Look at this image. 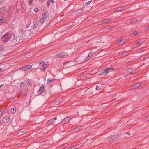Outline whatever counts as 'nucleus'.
<instances>
[{"mask_svg": "<svg viewBox=\"0 0 149 149\" xmlns=\"http://www.w3.org/2000/svg\"><path fill=\"white\" fill-rule=\"evenodd\" d=\"M42 16H41L40 19V24L42 25L45 22L46 18L48 17V15L45 12H43L42 14Z\"/></svg>", "mask_w": 149, "mask_h": 149, "instance_id": "nucleus-1", "label": "nucleus"}, {"mask_svg": "<svg viewBox=\"0 0 149 149\" xmlns=\"http://www.w3.org/2000/svg\"><path fill=\"white\" fill-rule=\"evenodd\" d=\"M119 136L118 135H115L109 136L108 138V140L109 141H116L119 139Z\"/></svg>", "mask_w": 149, "mask_h": 149, "instance_id": "nucleus-2", "label": "nucleus"}, {"mask_svg": "<svg viewBox=\"0 0 149 149\" xmlns=\"http://www.w3.org/2000/svg\"><path fill=\"white\" fill-rule=\"evenodd\" d=\"M68 55V54L65 52H61L56 55V57L57 58H65Z\"/></svg>", "mask_w": 149, "mask_h": 149, "instance_id": "nucleus-3", "label": "nucleus"}, {"mask_svg": "<svg viewBox=\"0 0 149 149\" xmlns=\"http://www.w3.org/2000/svg\"><path fill=\"white\" fill-rule=\"evenodd\" d=\"M32 67L31 65H28L19 68V70L22 71H26L31 69Z\"/></svg>", "mask_w": 149, "mask_h": 149, "instance_id": "nucleus-4", "label": "nucleus"}, {"mask_svg": "<svg viewBox=\"0 0 149 149\" xmlns=\"http://www.w3.org/2000/svg\"><path fill=\"white\" fill-rule=\"evenodd\" d=\"M25 38V35L22 32L19 33V42H21L22 41L20 40H22Z\"/></svg>", "mask_w": 149, "mask_h": 149, "instance_id": "nucleus-5", "label": "nucleus"}, {"mask_svg": "<svg viewBox=\"0 0 149 149\" xmlns=\"http://www.w3.org/2000/svg\"><path fill=\"white\" fill-rule=\"evenodd\" d=\"M125 38L122 37L120 38V41L118 42V45H121L123 44L125 41Z\"/></svg>", "mask_w": 149, "mask_h": 149, "instance_id": "nucleus-6", "label": "nucleus"}, {"mask_svg": "<svg viewBox=\"0 0 149 149\" xmlns=\"http://www.w3.org/2000/svg\"><path fill=\"white\" fill-rule=\"evenodd\" d=\"M111 20V19H105L104 20H102L100 22L101 23V24H107L109 22H110Z\"/></svg>", "mask_w": 149, "mask_h": 149, "instance_id": "nucleus-7", "label": "nucleus"}, {"mask_svg": "<svg viewBox=\"0 0 149 149\" xmlns=\"http://www.w3.org/2000/svg\"><path fill=\"white\" fill-rule=\"evenodd\" d=\"M42 86L37 91V92L39 93L40 94H41L42 92L44 91V88L45 87L43 85H42Z\"/></svg>", "mask_w": 149, "mask_h": 149, "instance_id": "nucleus-8", "label": "nucleus"}, {"mask_svg": "<svg viewBox=\"0 0 149 149\" xmlns=\"http://www.w3.org/2000/svg\"><path fill=\"white\" fill-rule=\"evenodd\" d=\"M9 119L8 116H6L4 117L3 119V122L5 123H6L8 122L9 121Z\"/></svg>", "mask_w": 149, "mask_h": 149, "instance_id": "nucleus-9", "label": "nucleus"}, {"mask_svg": "<svg viewBox=\"0 0 149 149\" xmlns=\"http://www.w3.org/2000/svg\"><path fill=\"white\" fill-rule=\"evenodd\" d=\"M114 69L113 67H106V68H105V70H104V71L106 72L107 74V73H108L111 70H113Z\"/></svg>", "mask_w": 149, "mask_h": 149, "instance_id": "nucleus-10", "label": "nucleus"}, {"mask_svg": "<svg viewBox=\"0 0 149 149\" xmlns=\"http://www.w3.org/2000/svg\"><path fill=\"white\" fill-rule=\"evenodd\" d=\"M126 7L125 6H122L117 8L116 9L115 11L116 12L121 11L123 10Z\"/></svg>", "mask_w": 149, "mask_h": 149, "instance_id": "nucleus-11", "label": "nucleus"}, {"mask_svg": "<svg viewBox=\"0 0 149 149\" xmlns=\"http://www.w3.org/2000/svg\"><path fill=\"white\" fill-rule=\"evenodd\" d=\"M20 87L22 90H24L26 87L25 83L23 82L21 83L20 84Z\"/></svg>", "mask_w": 149, "mask_h": 149, "instance_id": "nucleus-12", "label": "nucleus"}, {"mask_svg": "<svg viewBox=\"0 0 149 149\" xmlns=\"http://www.w3.org/2000/svg\"><path fill=\"white\" fill-rule=\"evenodd\" d=\"M70 117H67L65 118L63 120V122L65 124L68 122L71 119H70Z\"/></svg>", "mask_w": 149, "mask_h": 149, "instance_id": "nucleus-13", "label": "nucleus"}, {"mask_svg": "<svg viewBox=\"0 0 149 149\" xmlns=\"http://www.w3.org/2000/svg\"><path fill=\"white\" fill-rule=\"evenodd\" d=\"M92 52H90L89 54H88V56L86 58H85L84 59V61H88L90 58L92 56Z\"/></svg>", "mask_w": 149, "mask_h": 149, "instance_id": "nucleus-14", "label": "nucleus"}, {"mask_svg": "<svg viewBox=\"0 0 149 149\" xmlns=\"http://www.w3.org/2000/svg\"><path fill=\"white\" fill-rule=\"evenodd\" d=\"M141 85V83L140 82L134 84L133 85V87L134 88H136L139 87Z\"/></svg>", "mask_w": 149, "mask_h": 149, "instance_id": "nucleus-15", "label": "nucleus"}, {"mask_svg": "<svg viewBox=\"0 0 149 149\" xmlns=\"http://www.w3.org/2000/svg\"><path fill=\"white\" fill-rule=\"evenodd\" d=\"M39 64L40 66L43 67L47 64L46 63L45 61H42L39 62Z\"/></svg>", "mask_w": 149, "mask_h": 149, "instance_id": "nucleus-16", "label": "nucleus"}, {"mask_svg": "<svg viewBox=\"0 0 149 149\" xmlns=\"http://www.w3.org/2000/svg\"><path fill=\"white\" fill-rule=\"evenodd\" d=\"M25 132L26 131L25 130L22 129L19 130V136L22 135L25 133Z\"/></svg>", "mask_w": 149, "mask_h": 149, "instance_id": "nucleus-17", "label": "nucleus"}, {"mask_svg": "<svg viewBox=\"0 0 149 149\" xmlns=\"http://www.w3.org/2000/svg\"><path fill=\"white\" fill-rule=\"evenodd\" d=\"M49 64H47L45 65L44 66H43V68H40L41 70L43 72L44 71L45 69L48 67Z\"/></svg>", "mask_w": 149, "mask_h": 149, "instance_id": "nucleus-18", "label": "nucleus"}, {"mask_svg": "<svg viewBox=\"0 0 149 149\" xmlns=\"http://www.w3.org/2000/svg\"><path fill=\"white\" fill-rule=\"evenodd\" d=\"M16 111V109L15 108H12L10 110V113L12 114L14 113Z\"/></svg>", "mask_w": 149, "mask_h": 149, "instance_id": "nucleus-19", "label": "nucleus"}, {"mask_svg": "<svg viewBox=\"0 0 149 149\" xmlns=\"http://www.w3.org/2000/svg\"><path fill=\"white\" fill-rule=\"evenodd\" d=\"M9 34L10 32H8L6 33L5 35L2 36L1 38L3 39L4 38H6V37H7L9 35Z\"/></svg>", "mask_w": 149, "mask_h": 149, "instance_id": "nucleus-20", "label": "nucleus"}, {"mask_svg": "<svg viewBox=\"0 0 149 149\" xmlns=\"http://www.w3.org/2000/svg\"><path fill=\"white\" fill-rule=\"evenodd\" d=\"M133 72V70L132 68H129L127 70V72L128 74H131Z\"/></svg>", "mask_w": 149, "mask_h": 149, "instance_id": "nucleus-21", "label": "nucleus"}, {"mask_svg": "<svg viewBox=\"0 0 149 149\" xmlns=\"http://www.w3.org/2000/svg\"><path fill=\"white\" fill-rule=\"evenodd\" d=\"M137 19H131L130 20V22L132 24H134L137 22Z\"/></svg>", "mask_w": 149, "mask_h": 149, "instance_id": "nucleus-22", "label": "nucleus"}, {"mask_svg": "<svg viewBox=\"0 0 149 149\" xmlns=\"http://www.w3.org/2000/svg\"><path fill=\"white\" fill-rule=\"evenodd\" d=\"M81 129V127H76L74 129V131L76 132H77L80 130Z\"/></svg>", "mask_w": 149, "mask_h": 149, "instance_id": "nucleus-23", "label": "nucleus"}, {"mask_svg": "<svg viewBox=\"0 0 149 149\" xmlns=\"http://www.w3.org/2000/svg\"><path fill=\"white\" fill-rule=\"evenodd\" d=\"M10 40V38L9 37L6 38H5L3 40V42H6Z\"/></svg>", "mask_w": 149, "mask_h": 149, "instance_id": "nucleus-24", "label": "nucleus"}, {"mask_svg": "<svg viewBox=\"0 0 149 149\" xmlns=\"http://www.w3.org/2000/svg\"><path fill=\"white\" fill-rule=\"evenodd\" d=\"M61 103L60 100L59 99H58L56 100L55 102V104L58 105L59 104Z\"/></svg>", "mask_w": 149, "mask_h": 149, "instance_id": "nucleus-25", "label": "nucleus"}, {"mask_svg": "<svg viewBox=\"0 0 149 149\" xmlns=\"http://www.w3.org/2000/svg\"><path fill=\"white\" fill-rule=\"evenodd\" d=\"M128 54V52H125L123 53L121 55L123 57H124L125 56H127Z\"/></svg>", "mask_w": 149, "mask_h": 149, "instance_id": "nucleus-26", "label": "nucleus"}, {"mask_svg": "<svg viewBox=\"0 0 149 149\" xmlns=\"http://www.w3.org/2000/svg\"><path fill=\"white\" fill-rule=\"evenodd\" d=\"M67 144H65L60 146V149H64L66 147Z\"/></svg>", "mask_w": 149, "mask_h": 149, "instance_id": "nucleus-27", "label": "nucleus"}, {"mask_svg": "<svg viewBox=\"0 0 149 149\" xmlns=\"http://www.w3.org/2000/svg\"><path fill=\"white\" fill-rule=\"evenodd\" d=\"M105 70V69H102L101 70V74L102 75H104L106 74V73L105 71H104Z\"/></svg>", "mask_w": 149, "mask_h": 149, "instance_id": "nucleus-28", "label": "nucleus"}, {"mask_svg": "<svg viewBox=\"0 0 149 149\" xmlns=\"http://www.w3.org/2000/svg\"><path fill=\"white\" fill-rule=\"evenodd\" d=\"M27 85L29 86L30 87L32 86V83L29 80H27Z\"/></svg>", "mask_w": 149, "mask_h": 149, "instance_id": "nucleus-29", "label": "nucleus"}, {"mask_svg": "<svg viewBox=\"0 0 149 149\" xmlns=\"http://www.w3.org/2000/svg\"><path fill=\"white\" fill-rule=\"evenodd\" d=\"M83 11V10L82 9H80L78 10L77 14L79 15L81 14Z\"/></svg>", "mask_w": 149, "mask_h": 149, "instance_id": "nucleus-30", "label": "nucleus"}, {"mask_svg": "<svg viewBox=\"0 0 149 149\" xmlns=\"http://www.w3.org/2000/svg\"><path fill=\"white\" fill-rule=\"evenodd\" d=\"M6 20L5 19L2 18V19H0V24L4 22Z\"/></svg>", "mask_w": 149, "mask_h": 149, "instance_id": "nucleus-31", "label": "nucleus"}, {"mask_svg": "<svg viewBox=\"0 0 149 149\" xmlns=\"http://www.w3.org/2000/svg\"><path fill=\"white\" fill-rule=\"evenodd\" d=\"M143 43V41H139V42H137L136 43V46H138L140 45H141V44H142Z\"/></svg>", "mask_w": 149, "mask_h": 149, "instance_id": "nucleus-32", "label": "nucleus"}, {"mask_svg": "<svg viewBox=\"0 0 149 149\" xmlns=\"http://www.w3.org/2000/svg\"><path fill=\"white\" fill-rule=\"evenodd\" d=\"M54 80V79H47V83L48 84H50L52 81Z\"/></svg>", "mask_w": 149, "mask_h": 149, "instance_id": "nucleus-33", "label": "nucleus"}, {"mask_svg": "<svg viewBox=\"0 0 149 149\" xmlns=\"http://www.w3.org/2000/svg\"><path fill=\"white\" fill-rule=\"evenodd\" d=\"M53 121L52 120L48 121L47 123V124L49 125L52 124L53 123Z\"/></svg>", "mask_w": 149, "mask_h": 149, "instance_id": "nucleus-34", "label": "nucleus"}, {"mask_svg": "<svg viewBox=\"0 0 149 149\" xmlns=\"http://www.w3.org/2000/svg\"><path fill=\"white\" fill-rule=\"evenodd\" d=\"M37 26L38 24L36 23H35L33 26L32 28L33 29L36 28L37 27Z\"/></svg>", "mask_w": 149, "mask_h": 149, "instance_id": "nucleus-35", "label": "nucleus"}, {"mask_svg": "<svg viewBox=\"0 0 149 149\" xmlns=\"http://www.w3.org/2000/svg\"><path fill=\"white\" fill-rule=\"evenodd\" d=\"M92 0H90V1H88V2L86 3H85V5L88 6L92 2Z\"/></svg>", "mask_w": 149, "mask_h": 149, "instance_id": "nucleus-36", "label": "nucleus"}, {"mask_svg": "<svg viewBox=\"0 0 149 149\" xmlns=\"http://www.w3.org/2000/svg\"><path fill=\"white\" fill-rule=\"evenodd\" d=\"M77 146H71L69 148H68V149H75Z\"/></svg>", "mask_w": 149, "mask_h": 149, "instance_id": "nucleus-37", "label": "nucleus"}, {"mask_svg": "<svg viewBox=\"0 0 149 149\" xmlns=\"http://www.w3.org/2000/svg\"><path fill=\"white\" fill-rule=\"evenodd\" d=\"M147 58V57H146V56L144 55H143L141 56V59L142 61H143L144 59H146Z\"/></svg>", "mask_w": 149, "mask_h": 149, "instance_id": "nucleus-38", "label": "nucleus"}, {"mask_svg": "<svg viewBox=\"0 0 149 149\" xmlns=\"http://www.w3.org/2000/svg\"><path fill=\"white\" fill-rule=\"evenodd\" d=\"M145 29L146 31H147L149 29V25L146 26L144 28Z\"/></svg>", "mask_w": 149, "mask_h": 149, "instance_id": "nucleus-39", "label": "nucleus"}, {"mask_svg": "<svg viewBox=\"0 0 149 149\" xmlns=\"http://www.w3.org/2000/svg\"><path fill=\"white\" fill-rule=\"evenodd\" d=\"M34 10L35 12H37L39 10V9L37 8H34Z\"/></svg>", "mask_w": 149, "mask_h": 149, "instance_id": "nucleus-40", "label": "nucleus"}, {"mask_svg": "<svg viewBox=\"0 0 149 149\" xmlns=\"http://www.w3.org/2000/svg\"><path fill=\"white\" fill-rule=\"evenodd\" d=\"M132 34L134 35V36H136L138 34L137 32L136 31H134Z\"/></svg>", "mask_w": 149, "mask_h": 149, "instance_id": "nucleus-41", "label": "nucleus"}, {"mask_svg": "<svg viewBox=\"0 0 149 149\" xmlns=\"http://www.w3.org/2000/svg\"><path fill=\"white\" fill-rule=\"evenodd\" d=\"M50 0H47V5L48 6H50Z\"/></svg>", "mask_w": 149, "mask_h": 149, "instance_id": "nucleus-42", "label": "nucleus"}, {"mask_svg": "<svg viewBox=\"0 0 149 149\" xmlns=\"http://www.w3.org/2000/svg\"><path fill=\"white\" fill-rule=\"evenodd\" d=\"M96 89L97 90H99L100 89V88L98 85L96 86Z\"/></svg>", "mask_w": 149, "mask_h": 149, "instance_id": "nucleus-43", "label": "nucleus"}, {"mask_svg": "<svg viewBox=\"0 0 149 149\" xmlns=\"http://www.w3.org/2000/svg\"><path fill=\"white\" fill-rule=\"evenodd\" d=\"M33 0H29V4L30 5V4H32Z\"/></svg>", "mask_w": 149, "mask_h": 149, "instance_id": "nucleus-44", "label": "nucleus"}, {"mask_svg": "<svg viewBox=\"0 0 149 149\" xmlns=\"http://www.w3.org/2000/svg\"><path fill=\"white\" fill-rule=\"evenodd\" d=\"M146 120L147 121H149V115L147 116Z\"/></svg>", "mask_w": 149, "mask_h": 149, "instance_id": "nucleus-45", "label": "nucleus"}, {"mask_svg": "<svg viewBox=\"0 0 149 149\" xmlns=\"http://www.w3.org/2000/svg\"><path fill=\"white\" fill-rule=\"evenodd\" d=\"M30 26V24H27L26 26V28H29Z\"/></svg>", "mask_w": 149, "mask_h": 149, "instance_id": "nucleus-46", "label": "nucleus"}, {"mask_svg": "<svg viewBox=\"0 0 149 149\" xmlns=\"http://www.w3.org/2000/svg\"><path fill=\"white\" fill-rule=\"evenodd\" d=\"M104 30L105 31H107L108 30H109V29L106 27H105L104 28Z\"/></svg>", "mask_w": 149, "mask_h": 149, "instance_id": "nucleus-47", "label": "nucleus"}, {"mask_svg": "<svg viewBox=\"0 0 149 149\" xmlns=\"http://www.w3.org/2000/svg\"><path fill=\"white\" fill-rule=\"evenodd\" d=\"M50 2L52 3V4H53L54 2V1L53 0H50Z\"/></svg>", "mask_w": 149, "mask_h": 149, "instance_id": "nucleus-48", "label": "nucleus"}, {"mask_svg": "<svg viewBox=\"0 0 149 149\" xmlns=\"http://www.w3.org/2000/svg\"><path fill=\"white\" fill-rule=\"evenodd\" d=\"M3 49V47L0 45V50H2Z\"/></svg>", "mask_w": 149, "mask_h": 149, "instance_id": "nucleus-49", "label": "nucleus"}, {"mask_svg": "<svg viewBox=\"0 0 149 149\" xmlns=\"http://www.w3.org/2000/svg\"><path fill=\"white\" fill-rule=\"evenodd\" d=\"M3 112L2 111H0V116L2 114Z\"/></svg>", "mask_w": 149, "mask_h": 149, "instance_id": "nucleus-50", "label": "nucleus"}, {"mask_svg": "<svg viewBox=\"0 0 149 149\" xmlns=\"http://www.w3.org/2000/svg\"><path fill=\"white\" fill-rule=\"evenodd\" d=\"M3 86V84H2V85H0V88H1V87L2 86Z\"/></svg>", "mask_w": 149, "mask_h": 149, "instance_id": "nucleus-51", "label": "nucleus"}, {"mask_svg": "<svg viewBox=\"0 0 149 149\" xmlns=\"http://www.w3.org/2000/svg\"><path fill=\"white\" fill-rule=\"evenodd\" d=\"M57 119V118H55L54 119V120H56Z\"/></svg>", "mask_w": 149, "mask_h": 149, "instance_id": "nucleus-52", "label": "nucleus"}, {"mask_svg": "<svg viewBox=\"0 0 149 149\" xmlns=\"http://www.w3.org/2000/svg\"><path fill=\"white\" fill-rule=\"evenodd\" d=\"M1 71H2V69L1 68H0V72H1Z\"/></svg>", "mask_w": 149, "mask_h": 149, "instance_id": "nucleus-53", "label": "nucleus"}, {"mask_svg": "<svg viewBox=\"0 0 149 149\" xmlns=\"http://www.w3.org/2000/svg\"><path fill=\"white\" fill-rule=\"evenodd\" d=\"M141 49V50H143V48H142Z\"/></svg>", "mask_w": 149, "mask_h": 149, "instance_id": "nucleus-54", "label": "nucleus"}, {"mask_svg": "<svg viewBox=\"0 0 149 149\" xmlns=\"http://www.w3.org/2000/svg\"><path fill=\"white\" fill-rule=\"evenodd\" d=\"M66 63H64L63 64H64V65H65V64Z\"/></svg>", "mask_w": 149, "mask_h": 149, "instance_id": "nucleus-55", "label": "nucleus"}, {"mask_svg": "<svg viewBox=\"0 0 149 149\" xmlns=\"http://www.w3.org/2000/svg\"><path fill=\"white\" fill-rule=\"evenodd\" d=\"M126 134H129V133L128 132H126Z\"/></svg>", "mask_w": 149, "mask_h": 149, "instance_id": "nucleus-56", "label": "nucleus"}, {"mask_svg": "<svg viewBox=\"0 0 149 149\" xmlns=\"http://www.w3.org/2000/svg\"><path fill=\"white\" fill-rule=\"evenodd\" d=\"M127 128H129V127H127Z\"/></svg>", "mask_w": 149, "mask_h": 149, "instance_id": "nucleus-57", "label": "nucleus"}, {"mask_svg": "<svg viewBox=\"0 0 149 149\" xmlns=\"http://www.w3.org/2000/svg\"><path fill=\"white\" fill-rule=\"evenodd\" d=\"M64 0L65 1H67V0Z\"/></svg>", "mask_w": 149, "mask_h": 149, "instance_id": "nucleus-58", "label": "nucleus"}, {"mask_svg": "<svg viewBox=\"0 0 149 149\" xmlns=\"http://www.w3.org/2000/svg\"><path fill=\"white\" fill-rule=\"evenodd\" d=\"M13 36L14 37V35L13 34Z\"/></svg>", "mask_w": 149, "mask_h": 149, "instance_id": "nucleus-59", "label": "nucleus"}]
</instances>
